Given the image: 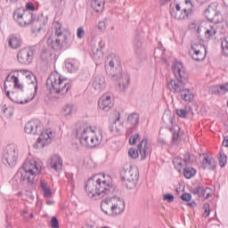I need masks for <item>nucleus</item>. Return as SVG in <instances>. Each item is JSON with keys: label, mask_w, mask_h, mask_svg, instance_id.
Masks as SVG:
<instances>
[{"label": "nucleus", "mask_w": 228, "mask_h": 228, "mask_svg": "<svg viewBox=\"0 0 228 228\" xmlns=\"http://www.w3.org/2000/svg\"><path fill=\"white\" fill-rule=\"evenodd\" d=\"M174 200H175V197L170 193L163 195V200H167V202L172 203L174 202Z\"/></svg>", "instance_id": "8fccbe9b"}, {"label": "nucleus", "mask_w": 228, "mask_h": 228, "mask_svg": "<svg viewBox=\"0 0 228 228\" xmlns=\"http://www.w3.org/2000/svg\"><path fill=\"white\" fill-rule=\"evenodd\" d=\"M17 60L20 65H30L33 62V50L31 48H23L19 51Z\"/></svg>", "instance_id": "f8f14e48"}, {"label": "nucleus", "mask_w": 228, "mask_h": 228, "mask_svg": "<svg viewBox=\"0 0 228 228\" xmlns=\"http://www.w3.org/2000/svg\"><path fill=\"white\" fill-rule=\"evenodd\" d=\"M205 17L209 20V22H214V24H218L220 22V8L218 3L210 4L206 11L204 12Z\"/></svg>", "instance_id": "1a4fd4ad"}, {"label": "nucleus", "mask_w": 228, "mask_h": 228, "mask_svg": "<svg viewBox=\"0 0 228 228\" xmlns=\"http://www.w3.org/2000/svg\"><path fill=\"white\" fill-rule=\"evenodd\" d=\"M65 67L67 70L70 72V74H73V72H77V69L79 68L77 64H76V62L70 61H66Z\"/></svg>", "instance_id": "f704fd0d"}, {"label": "nucleus", "mask_w": 228, "mask_h": 228, "mask_svg": "<svg viewBox=\"0 0 228 228\" xmlns=\"http://www.w3.org/2000/svg\"><path fill=\"white\" fill-rule=\"evenodd\" d=\"M93 86L94 90H98V92H102L106 88V78L102 74H95L93 77Z\"/></svg>", "instance_id": "6ab92c4d"}, {"label": "nucleus", "mask_w": 228, "mask_h": 228, "mask_svg": "<svg viewBox=\"0 0 228 228\" xmlns=\"http://www.w3.org/2000/svg\"><path fill=\"white\" fill-rule=\"evenodd\" d=\"M40 188L43 191L44 197H45V199L53 197V191H51V187H49V183H47L45 180L40 181Z\"/></svg>", "instance_id": "cd10ccee"}, {"label": "nucleus", "mask_w": 228, "mask_h": 228, "mask_svg": "<svg viewBox=\"0 0 228 228\" xmlns=\"http://www.w3.org/2000/svg\"><path fill=\"white\" fill-rule=\"evenodd\" d=\"M98 106L102 111H110L113 108V102H111V96L106 94L101 97L98 101Z\"/></svg>", "instance_id": "412c9836"}, {"label": "nucleus", "mask_w": 228, "mask_h": 228, "mask_svg": "<svg viewBox=\"0 0 228 228\" xmlns=\"http://www.w3.org/2000/svg\"><path fill=\"white\" fill-rule=\"evenodd\" d=\"M191 161V155L190 153H186L184 156V163L187 165V163H190Z\"/></svg>", "instance_id": "4d7b16f0"}, {"label": "nucleus", "mask_w": 228, "mask_h": 228, "mask_svg": "<svg viewBox=\"0 0 228 228\" xmlns=\"http://www.w3.org/2000/svg\"><path fill=\"white\" fill-rule=\"evenodd\" d=\"M77 38H83L85 37V29L83 27H79L77 30Z\"/></svg>", "instance_id": "603ef678"}, {"label": "nucleus", "mask_w": 228, "mask_h": 228, "mask_svg": "<svg viewBox=\"0 0 228 228\" xmlns=\"http://www.w3.org/2000/svg\"><path fill=\"white\" fill-rule=\"evenodd\" d=\"M48 167L52 168V170H55V172H60L61 168H63V160H61V157L60 155L52 156L48 161Z\"/></svg>", "instance_id": "f3484780"}, {"label": "nucleus", "mask_w": 228, "mask_h": 228, "mask_svg": "<svg viewBox=\"0 0 228 228\" xmlns=\"http://www.w3.org/2000/svg\"><path fill=\"white\" fill-rule=\"evenodd\" d=\"M24 129L27 134H41L42 124L37 120H30L25 125Z\"/></svg>", "instance_id": "ddd939ff"}, {"label": "nucleus", "mask_w": 228, "mask_h": 228, "mask_svg": "<svg viewBox=\"0 0 228 228\" xmlns=\"http://www.w3.org/2000/svg\"><path fill=\"white\" fill-rule=\"evenodd\" d=\"M201 190H202V186L195 187L191 190V193H193V195H198V197H200Z\"/></svg>", "instance_id": "5fc2aeb1"}, {"label": "nucleus", "mask_w": 228, "mask_h": 228, "mask_svg": "<svg viewBox=\"0 0 228 228\" xmlns=\"http://www.w3.org/2000/svg\"><path fill=\"white\" fill-rule=\"evenodd\" d=\"M3 110H4V113H7L8 111V107H6V105L3 106Z\"/></svg>", "instance_id": "338daca9"}, {"label": "nucleus", "mask_w": 228, "mask_h": 228, "mask_svg": "<svg viewBox=\"0 0 228 228\" xmlns=\"http://www.w3.org/2000/svg\"><path fill=\"white\" fill-rule=\"evenodd\" d=\"M221 47L224 56H228V39L222 42Z\"/></svg>", "instance_id": "79ce46f5"}, {"label": "nucleus", "mask_w": 228, "mask_h": 228, "mask_svg": "<svg viewBox=\"0 0 228 228\" xmlns=\"http://www.w3.org/2000/svg\"><path fill=\"white\" fill-rule=\"evenodd\" d=\"M134 49L136 54H140V53H142V39L138 36L134 38Z\"/></svg>", "instance_id": "e433bc0d"}, {"label": "nucleus", "mask_w": 228, "mask_h": 228, "mask_svg": "<svg viewBox=\"0 0 228 228\" xmlns=\"http://www.w3.org/2000/svg\"><path fill=\"white\" fill-rule=\"evenodd\" d=\"M218 161L221 168H224L225 165H227V155L224 152V151H220L218 154Z\"/></svg>", "instance_id": "c9c22d12"}, {"label": "nucleus", "mask_w": 228, "mask_h": 228, "mask_svg": "<svg viewBox=\"0 0 228 228\" xmlns=\"http://www.w3.org/2000/svg\"><path fill=\"white\" fill-rule=\"evenodd\" d=\"M102 179L98 176L97 178V191L98 197H104L110 193V190L111 189V185L104 180L105 175H102Z\"/></svg>", "instance_id": "dca6fc26"}, {"label": "nucleus", "mask_w": 228, "mask_h": 228, "mask_svg": "<svg viewBox=\"0 0 228 228\" xmlns=\"http://www.w3.org/2000/svg\"><path fill=\"white\" fill-rule=\"evenodd\" d=\"M8 44L12 49H19L20 47V38L15 35H12L9 37Z\"/></svg>", "instance_id": "c756f323"}, {"label": "nucleus", "mask_w": 228, "mask_h": 228, "mask_svg": "<svg viewBox=\"0 0 228 228\" xmlns=\"http://www.w3.org/2000/svg\"><path fill=\"white\" fill-rule=\"evenodd\" d=\"M216 33H217L216 28H215V26H210L205 31V37L208 40H209V38H211V37H215V35H216Z\"/></svg>", "instance_id": "58836bf2"}, {"label": "nucleus", "mask_w": 228, "mask_h": 228, "mask_svg": "<svg viewBox=\"0 0 228 228\" xmlns=\"http://www.w3.org/2000/svg\"><path fill=\"white\" fill-rule=\"evenodd\" d=\"M72 110L73 107L70 104H67L64 108H63V111H64V115H70V113H72Z\"/></svg>", "instance_id": "3c124183"}, {"label": "nucleus", "mask_w": 228, "mask_h": 228, "mask_svg": "<svg viewBox=\"0 0 228 228\" xmlns=\"http://www.w3.org/2000/svg\"><path fill=\"white\" fill-rule=\"evenodd\" d=\"M11 79H12V83L14 84V88H16V90L24 92V86L19 82V77H17L15 76H12Z\"/></svg>", "instance_id": "ea45409f"}, {"label": "nucleus", "mask_w": 228, "mask_h": 228, "mask_svg": "<svg viewBox=\"0 0 228 228\" xmlns=\"http://www.w3.org/2000/svg\"><path fill=\"white\" fill-rule=\"evenodd\" d=\"M26 9L27 12H35V5L32 3H27Z\"/></svg>", "instance_id": "6e6d98bb"}, {"label": "nucleus", "mask_w": 228, "mask_h": 228, "mask_svg": "<svg viewBox=\"0 0 228 228\" xmlns=\"http://www.w3.org/2000/svg\"><path fill=\"white\" fill-rule=\"evenodd\" d=\"M128 155L130 158H132L133 159H136V158H138L139 154H138V150H134L133 148H131L128 151Z\"/></svg>", "instance_id": "c03bdc74"}, {"label": "nucleus", "mask_w": 228, "mask_h": 228, "mask_svg": "<svg viewBox=\"0 0 228 228\" xmlns=\"http://www.w3.org/2000/svg\"><path fill=\"white\" fill-rule=\"evenodd\" d=\"M127 182L126 186L128 190H133V188H136V184L138 183V170L134 169L126 178Z\"/></svg>", "instance_id": "5701e85b"}, {"label": "nucleus", "mask_w": 228, "mask_h": 228, "mask_svg": "<svg viewBox=\"0 0 228 228\" xmlns=\"http://www.w3.org/2000/svg\"><path fill=\"white\" fill-rule=\"evenodd\" d=\"M195 174H197V170L193 167H185L183 169V175L186 179H191V177H194Z\"/></svg>", "instance_id": "4c0bfd02"}, {"label": "nucleus", "mask_w": 228, "mask_h": 228, "mask_svg": "<svg viewBox=\"0 0 228 228\" xmlns=\"http://www.w3.org/2000/svg\"><path fill=\"white\" fill-rule=\"evenodd\" d=\"M68 183L70 184V186H74V181L72 180V175H68Z\"/></svg>", "instance_id": "bf43d9fd"}, {"label": "nucleus", "mask_w": 228, "mask_h": 228, "mask_svg": "<svg viewBox=\"0 0 228 228\" xmlns=\"http://www.w3.org/2000/svg\"><path fill=\"white\" fill-rule=\"evenodd\" d=\"M136 140H140V134H135L134 135H132L129 139L130 145H135Z\"/></svg>", "instance_id": "de8ad7c7"}, {"label": "nucleus", "mask_w": 228, "mask_h": 228, "mask_svg": "<svg viewBox=\"0 0 228 228\" xmlns=\"http://www.w3.org/2000/svg\"><path fill=\"white\" fill-rule=\"evenodd\" d=\"M92 133H94V131H92V126H88V125L85 123H80L77 126L76 134L81 145L94 149V147H97L99 143H101L102 139L92 135Z\"/></svg>", "instance_id": "20e7f679"}, {"label": "nucleus", "mask_w": 228, "mask_h": 228, "mask_svg": "<svg viewBox=\"0 0 228 228\" xmlns=\"http://www.w3.org/2000/svg\"><path fill=\"white\" fill-rule=\"evenodd\" d=\"M173 163H174L175 167H180V168L183 167V159L179 157L175 158L173 159Z\"/></svg>", "instance_id": "49530a36"}, {"label": "nucleus", "mask_w": 228, "mask_h": 228, "mask_svg": "<svg viewBox=\"0 0 228 228\" xmlns=\"http://www.w3.org/2000/svg\"><path fill=\"white\" fill-rule=\"evenodd\" d=\"M37 92H38V85L36 84L35 86H34V94H33V96L31 97L30 100L26 99L25 101H17V100H15V98H13V96L10 95L11 94L10 91H6L5 94H6L7 97H9V99L11 101H12V102H16V104H28V102H29V101H33V99H35V95H37Z\"/></svg>", "instance_id": "a878e982"}, {"label": "nucleus", "mask_w": 228, "mask_h": 228, "mask_svg": "<svg viewBox=\"0 0 228 228\" xmlns=\"http://www.w3.org/2000/svg\"><path fill=\"white\" fill-rule=\"evenodd\" d=\"M91 8L96 12L101 13L104 10V0H92Z\"/></svg>", "instance_id": "c85d7f7f"}, {"label": "nucleus", "mask_w": 228, "mask_h": 228, "mask_svg": "<svg viewBox=\"0 0 228 228\" xmlns=\"http://www.w3.org/2000/svg\"><path fill=\"white\" fill-rule=\"evenodd\" d=\"M55 27V37H50L46 40V45L49 49L53 51H61L63 45L69 44V36L61 31V23L56 21L54 23Z\"/></svg>", "instance_id": "39448f33"}, {"label": "nucleus", "mask_w": 228, "mask_h": 228, "mask_svg": "<svg viewBox=\"0 0 228 228\" xmlns=\"http://www.w3.org/2000/svg\"><path fill=\"white\" fill-rule=\"evenodd\" d=\"M210 195H211V188L201 186L200 197H203V199L207 200V199H209Z\"/></svg>", "instance_id": "a19ab883"}, {"label": "nucleus", "mask_w": 228, "mask_h": 228, "mask_svg": "<svg viewBox=\"0 0 228 228\" xmlns=\"http://www.w3.org/2000/svg\"><path fill=\"white\" fill-rule=\"evenodd\" d=\"M125 209L126 202L118 198L116 203L111 202L109 216H117L118 215H122Z\"/></svg>", "instance_id": "2eb2a0df"}, {"label": "nucleus", "mask_w": 228, "mask_h": 228, "mask_svg": "<svg viewBox=\"0 0 228 228\" xmlns=\"http://www.w3.org/2000/svg\"><path fill=\"white\" fill-rule=\"evenodd\" d=\"M172 70L174 72L175 79H171L167 82V88L173 94H180L183 92L186 83H188L189 76L181 61H175L172 65Z\"/></svg>", "instance_id": "f03ea898"}, {"label": "nucleus", "mask_w": 228, "mask_h": 228, "mask_svg": "<svg viewBox=\"0 0 228 228\" xmlns=\"http://www.w3.org/2000/svg\"><path fill=\"white\" fill-rule=\"evenodd\" d=\"M45 142V139L42 137V135L37 139V143H44Z\"/></svg>", "instance_id": "0e129e2a"}, {"label": "nucleus", "mask_w": 228, "mask_h": 228, "mask_svg": "<svg viewBox=\"0 0 228 228\" xmlns=\"http://www.w3.org/2000/svg\"><path fill=\"white\" fill-rule=\"evenodd\" d=\"M40 174V167L37 160L26 161L23 164V172L21 173V181L27 183L28 186L35 184V178Z\"/></svg>", "instance_id": "423d86ee"}, {"label": "nucleus", "mask_w": 228, "mask_h": 228, "mask_svg": "<svg viewBox=\"0 0 228 228\" xmlns=\"http://www.w3.org/2000/svg\"><path fill=\"white\" fill-rule=\"evenodd\" d=\"M203 170H216V160L213 157L205 154V157L201 162Z\"/></svg>", "instance_id": "b1692460"}, {"label": "nucleus", "mask_w": 228, "mask_h": 228, "mask_svg": "<svg viewBox=\"0 0 228 228\" xmlns=\"http://www.w3.org/2000/svg\"><path fill=\"white\" fill-rule=\"evenodd\" d=\"M191 55L195 61H202L206 59V46L200 43H194L191 45Z\"/></svg>", "instance_id": "9d476101"}, {"label": "nucleus", "mask_w": 228, "mask_h": 228, "mask_svg": "<svg viewBox=\"0 0 228 228\" xmlns=\"http://www.w3.org/2000/svg\"><path fill=\"white\" fill-rule=\"evenodd\" d=\"M203 209H204V216L208 218L209 216V213H211V209L209 208V203H205L203 205Z\"/></svg>", "instance_id": "a18cd8bd"}, {"label": "nucleus", "mask_w": 228, "mask_h": 228, "mask_svg": "<svg viewBox=\"0 0 228 228\" xmlns=\"http://www.w3.org/2000/svg\"><path fill=\"white\" fill-rule=\"evenodd\" d=\"M105 70L107 76H110L112 81H118V86L121 90H126L129 86V75L122 73V66L118 57L111 58L109 65L105 64Z\"/></svg>", "instance_id": "f257e3e1"}, {"label": "nucleus", "mask_w": 228, "mask_h": 228, "mask_svg": "<svg viewBox=\"0 0 228 228\" xmlns=\"http://www.w3.org/2000/svg\"><path fill=\"white\" fill-rule=\"evenodd\" d=\"M99 175H94L93 177L89 178L86 183L85 188L87 195L94 199L95 195H98L97 191V179Z\"/></svg>", "instance_id": "4468645a"}, {"label": "nucleus", "mask_w": 228, "mask_h": 228, "mask_svg": "<svg viewBox=\"0 0 228 228\" xmlns=\"http://www.w3.org/2000/svg\"><path fill=\"white\" fill-rule=\"evenodd\" d=\"M224 147H228V135L224 136V139L223 141Z\"/></svg>", "instance_id": "052dcab7"}, {"label": "nucleus", "mask_w": 228, "mask_h": 228, "mask_svg": "<svg viewBox=\"0 0 228 228\" xmlns=\"http://www.w3.org/2000/svg\"><path fill=\"white\" fill-rule=\"evenodd\" d=\"M223 3H224V4L226 5L227 8H228V0H223Z\"/></svg>", "instance_id": "774afa93"}, {"label": "nucleus", "mask_w": 228, "mask_h": 228, "mask_svg": "<svg viewBox=\"0 0 228 228\" xmlns=\"http://www.w3.org/2000/svg\"><path fill=\"white\" fill-rule=\"evenodd\" d=\"M103 47H105L104 41L101 40L99 42V47L93 49V53H94V58H102V55L104 54V53H102Z\"/></svg>", "instance_id": "2f4dec72"}, {"label": "nucleus", "mask_w": 228, "mask_h": 228, "mask_svg": "<svg viewBox=\"0 0 228 228\" xmlns=\"http://www.w3.org/2000/svg\"><path fill=\"white\" fill-rule=\"evenodd\" d=\"M180 97L185 102H193V99H195V95L193 94V92L188 88H183V90L180 92Z\"/></svg>", "instance_id": "bb28decb"}, {"label": "nucleus", "mask_w": 228, "mask_h": 228, "mask_svg": "<svg viewBox=\"0 0 228 228\" xmlns=\"http://www.w3.org/2000/svg\"><path fill=\"white\" fill-rule=\"evenodd\" d=\"M170 1H172V0H159V3L161 4V6H163V5L167 4V3H170Z\"/></svg>", "instance_id": "680f3d73"}, {"label": "nucleus", "mask_w": 228, "mask_h": 228, "mask_svg": "<svg viewBox=\"0 0 228 228\" xmlns=\"http://www.w3.org/2000/svg\"><path fill=\"white\" fill-rule=\"evenodd\" d=\"M208 92L212 95H225L228 93V82L223 85L212 86L209 87Z\"/></svg>", "instance_id": "4be33fe9"}, {"label": "nucleus", "mask_w": 228, "mask_h": 228, "mask_svg": "<svg viewBox=\"0 0 228 228\" xmlns=\"http://www.w3.org/2000/svg\"><path fill=\"white\" fill-rule=\"evenodd\" d=\"M19 158V151H17V146L14 144H9L5 148L2 157V163L5 167H10L13 168L17 165V159Z\"/></svg>", "instance_id": "0eeeda50"}, {"label": "nucleus", "mask_w": 228, "mask_h": 228, "mask_svg": "<svg viewBox=\"0 0 228 228\" xmlns=\"http://www.w3.org/2000/svg\"><path fill=\"white\" fill-rule=\"evenodd\" d=\"M109 121L110 124L109 126L110 133H115V131L118 133L119 130L118 127H117V123L120 121V111L114 110L112 113H110Z\"/></svg>", "instance_id": "a211bd4d"}, {"label": "nucleus", "mask_w": 228, "mask_h": 228, "mask_svg": "<svg viewBox=\"0 0 228 228\" xmlns=\"http://www.w3.org/2000/svg\"><path fill=\"white\" fill-rule=\"evenodd\" d=\"M101 209L103 211V213H105V215L110 216V211L111 209V200H105L104 202H102Z\"/></svg>", "instance_id": "72a5a7b5"}, {"label": "nucleus", "mask_w": 228, "mask_h": 228, "mask_svg": "<svg viewBox=\"0 0 228 228\" xmlns=\"http://www.w3.org/2000/svg\"><path fill=\"white\" fill-rule=\"evenodd\" d=\"M169 131L173 133L172 143L175 145L179 140V132L181 131V127L179 126H172Z\"/></svg>", "instance_id": "473e14b6"}, {"label": "nucleus", "mask_w": 228, "mask_h": 228, "mask_svg": "<svg viewBox=\"0 0 228 228\" xmlns=\"http://www.w3.org/2000/svg\"><path fill=\"white\" fill-rule=\"evenodd\" d=\"M175 12H181L182 10H181V5L179 4H177L176 5H175Z\"/></svg>", "instance_id": "69168bd1"}, {"label": "nucleus", "mask_w": 228, "mask_h": 228, "mask_svg": "<svg viewBox=\"0 0 228 228\" xmlns=\"http://www.w3.org/2000/svg\"><path fill=\"white\" fill-rule=\"evenodd\" d=\"M134 170V167L131 165H125L120 172L121 181H126V178L128 177V175Z\"/></svg>", "instance_id": "7c9ffc66"}, {"label": "nucleus", "mask_w": 228, "mask_h": 228, "mask_svg": "<svg viewBox=\"0 0 228 228\" xmlns=\"http://www.w3.org/2000/svg\"><path fill=\"white\" fill-rule=\"evenodd\" d=\"M46 88L49 89L50 94H57L60 97L69 93L72 88V84L61 79L58 73H52L46 79Z\"/></svg>", "instance_id": "7ed1b4c3"}, {"label": "nucleus", "mask_w": 228, "mask_h": 228, "mask_svg": "<svg viewBox=\"0 0 228 228\" xmlns=\"http://www.w3.org/2000/svg\"><path fill=\"white\" fill-rule=\"evenodd\" d=\"M51 227L52 228H60V223H58V218H56V216L52 217Z\"/></svg>", "instance_id": "09e8293b"}, {"label": "nucleus", "mask_w": 228, "mask_h": 228, "mask_svg": "<svg viewBox=\"0 0 228 228\" xmlns=\"http://www.w3.org/2000/svg\"><path fill=\"white\" fill-rule=\"evenodd\" d=\"M185 4L188 6L182 11H172L171 15L176 20H184V19H188L191 13H193V2L191 0H185Z\"/></svg>", "instance_id": "9b49d317"}, {"label": "nucleus", "mask_w": 228, "mask_h": 228, "mask_svg": "<svg viewBox=\"0 0 228 228\" xmlns=\"http://www.w3.org/2000/svg\"><path fill=\"white\" fill-rule=\"evenodd\" d=\"M13 20L19 24V26L26 28V26L33 24L35 21V16L28 11L24 9H17L13 12Z\"/></svg>", "instance_id": "6e6552de"}, {"label": "nucleus", "mask_w": 228, "mask_h": 228, "mask_svg": "<svg viewBox=\"0 0 228 228\" xmlns=\"http://www.w3.org/2000/svg\"><path fill=\"white\" fill-rule=\"evenodd\" d=\"M98 28L99 29H106V23H104L103 21H100L98 23Z\"/></svg>", "instance_id": "13d9d810"}, {"label": "nucleus", "mask_w": 228, "mask_h": 228, "mask_svg": "<svg viewBox=\"0 0 228 228\" xmlns=\"http://www.w3.org/2000/svg\"><path fill=\"white\" fill-rule=\"evenodd\" d=\"M139 122L140 115H138V113H132L127 117V124L132 126V127H130L132 131H136V127H138Z\"/></svg>", "instance_id": "393cba45"}, {"label": "nucleus", "mask_w": 228, "mask_h": 228, "mask_svg": "<svg viewBox=\"0 0 228 228\" xmlns=\"http://www.w3.org/2000/svg\"><path fill=\"white\" fill-rule=\"evenodd\" d=\"M176 115L181 118H186L188 117V110L186 109H178L176 110Z\"/></svg>", "instance_id": "37998d69"}, {"label": "nucleus", "mask_w": 228, "mask_h": 228, "mask_svg": "<svg viewBox=\"0 0 228 228\" xmlns=\"http://www.w3.org/2000/svg\"><path fill=\"white\" fill-rule=\"evenodd\" d=\"M181 199L183 202H190V200H191V195L190 193H183Z\"/></svg>", "instance_id": "864d4df0"}, {"label": "nucleus", "mask_w": 228, "mask_h": 228, "mask_svg": "<svg viewBox=\"0 0 228 228\" xmlns=\"http://www.w3.org/2000/svg\"><path fill=\"white\" fill-rule=\"evenodd\" d=\"M137 149L141 154V159H146L151 152V144H149L147 137H143L141 143L138 144Z\"/></svg>", "instance_id": "aec40b11"}, {"label": "nucleus", "mask_w": 228, "mask_h": 228, "mask_svg": "<svg viewBox=\"0 0 228 228\" xmlns=\"http://www.w3.org/2000/svg\"><path fill=\"white\" fill-rule=\"evenodd\" d=\"M188 206H190V208H195L197 206V203H195V201H191L188 203Z\"/></svg>", "instance_id": "e2e57ef3"}]
</instances>
